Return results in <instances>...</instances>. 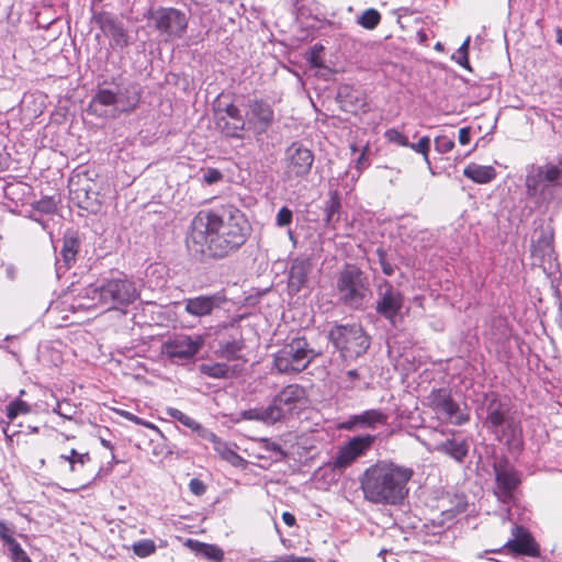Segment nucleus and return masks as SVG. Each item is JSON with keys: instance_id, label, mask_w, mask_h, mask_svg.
I'll return each mask as SVG.
<instances>
[{"instance_id": "nucleus-1", "label": "nucleus", "mask_w": 562, "mask_h": 562, "mask_svg": "<svg viewBox=\"0 0 562 562\" xmlns=\"http://www.w3.org/2000/svg\"><path fill=\"white\" fill-rule=\"evenodd\" d=\"M251 226L236 205L227 202L200 211L192 220L188 248L214 259L236 252L250 236Z\"/></svg>"}, {"instance_id": "nucleus-2", "label": "nucleus", "mask_w": 562, "mask_h": 562, "mask_svg": "<svg viewBox=\"0 0 562 562\" xmlns=\"http://www.w3.org/2000/svg\"><path fill=\"white\" fill-rule=\"evenodd\" d=\"M414 475L409 467L380 460L364 470L360 487L367 502L374 505H398L408 495V482Z\"/></svg>"}, {"instance_id": "nucleus-3", "label": "nucleus", "mask_w": 562, "mask_h": 562, "mask_svg": "<svg viewBox=\"0 0 562 562\" xmlns=\"http://www.w3.org/2000/svg\"><path fill=\"white\" fill-rule=\"evenodd\" d=\"M82 295L106 310H119L139 297L137 284L126 276L103 277L82 290Z\"/></svg>"}, {"instance_id": "nucleus-4", "label": "nucleus", "mask_w": 562, "mask_h": 562, "mask_svg": "<svg viewBox=\"0 0 562 562\" xmlns=\"http://www.w3.org/2000/svg\"><path fill=\"white\" fill-rule=\"evenodd\" d=\"M526 194L537 205H547L555 199L558 189L562 188V155L557 161L526 167Z\"/></svg>"}, {"instance_id": "nucleus-5", "label": "nucleus", "mask_w": 562, "mask_h": 562, "mask_svg": "<svg viewBox=\"0 0 562 562\" xmlns=\"http://www.w3.org/2000/svg\"><path fill=\"white\" fill-rule=\"evenodd\" d=\"M493 472L495 476L493 493L499 503L507 506L505 510L506 518L513 520L512 507L515 506L518 501L522 473L505 457L494 461Z\"/></svg>"}, {"instance_id": "nucleus-6", "label": "nucleus", "mask_w": 562, "mask_h": 562, "mask_svg": "<svg viewBox=\"0 0 562 562\" xmlns=\"http://www.w3.org/2000/svg\"><path fill=\"white\" fill-rule=\"evenodd\" d=\"M305 337H293L274 353L273 364L279 373H300L304 371L316 357Z\"/></svg>"}, {"instance_id": "nucleus-7", "label": "nucleus", "mask_w": 562, "mask_h": 562, "mask_svg": "<svg viewBox=\"0 0 562 562\" xmlns=\"http://www.w3.org/2000/svg\"><path fill=\"white\" fill-rule=\"evenodd\" d=\"M328 339L344 360H356L370 347V337L357 324L334 326L328 333Z\"/></svg>"}, {"instance_id": "nucleus-8", "label": "nucleus", "mask_w": 562, "mask_h": 562, "mask_svg": "<svg viewBox=\"0 0 562 562\" xmlns=\"http://www.w3.org/2000/svg\"><path fill=\"white\" fill-rule=\"evenodd\" d=\"M340 301L351 307L362 306L368 290V279L356 265L346 263L339 271L336 284Z\"/></svg>"}, {"instance_id": "nucleus-9", "label": "nucleus", "mask_w": 562, "mask_h": 562, "mask_svg": "<svg viewBox=\"0 0 562 562\" xmlns=\"http://www.w3.org/2000/svg\"><path fill=\"white\" fill-rule=\"evenodd\" d=\"M150 20L155 30L166 41L180 40L184 36L189 25V19L186 12L176 8L160 7L151 12Z\"/></svg>"}, {"instance_id": "nucleus-10", "label": "nucleus", "mask_w": 562, "mask_h": 562, "mask_svg": "<svg viewBox=\"0 0 562 562\" xmlns=\"http://www.w3.org/2000/svg\"><path fill=\"white\" fill-rule=\"evenodd\" d=\"M507 408L497 397H492L486 405L485 425L499 441L510 443L518 435V427L513 419L506 418Z\"/></svg>"}, {"instance_id": "nucleus-11", "label": "nucleus", "mask_w": 562, "mask_h": 562, "mask_svg": "<svg viewBox=\"0 0 562 562\" xmlns=\"http://www.w3.org/2000/svg\"><path fill=\"white\" fill-rule=\"evenodd\" d=\"M375 441L373 435H360L349 439L340 446L333 458L331 465L335 470L345 471L359 458L367 454Z\"/></svg>"}, {"instance_id": "nucleus-12", "label": "nucleus", "mask_w": 562, "mask_h": 562, "mask_svg": "<svg viewBox=\"0 0 562 562\" xmlns=\"http://www.w3.org/2000/svg\"><path fill=\"white\" fill-rule=\"evenodd\" d=\"M204 344L200 335H178L162 345V353L176 364H182L195 357Z\"/></svg>"}, {"instance_id": "nucleus-13", "label": "nucleus", "mask_w": 562, "mask_h": 562, "mask_svg": "<svg viewBox=\"0 0 562 562\" xmlns=\"http://www.w3.org/2000/svg\"><path fill=\"white\" fill-rule=\"evenodd\" d=\"M375 312L386 321L394 323L404 305V294L390 281L382 280L376 286Z\"/></svg>"}, {"instance_id": "nucleus-14", "label": "nucleus", "mask_w": 562, "mask_h": 562, "mask_svg": "<svg viewBox=\"0 0 562 562\" xmlns=\"http://www.w3.org/2000/svg\"><path fill=\"white\" fill-rule=\"evenodd\" d=\"M213 119L216 128L226 137H243V132L247 130L246 120L239 108L234 103L225 106H216L213 112Z\"/></svg>"}, {"instance_id": "nucleus-15", "label": "nucleus", "mask_w": 562, "mask_h": 562, "mask_svg": "<svg viewBox=\"0 0 562 562\" xmlns=\"http://www.w3.org/2000/svg\"><path fill=\"white\" fill-rule=\"evenodd\" d=\"M305 401V389L300 384H289L272 397L270 405L277 409V418L280 422L301 408Z\"/></svg>"}, {"instance_id": "nucleus-16", "label": "nucleus", "mask_w": 562, "mask_h": 562, "mask_svg": "<svg viewBox=\"0 0 562 562\" xmlns=\"http://www.w3.org/2000/svg\"><path fill=\"white\" fill-rule=\"evenodd\" d=\"M247 130L255 136L266 134L274 122V110L272 105L263 99H254L248 104L246 112Z\"/></svg>"}, {"instance_id": "nucleus-17", "label": "nucleus", "mask_w": 562, "mask_h": 562, "mask_svg": "<svg viewBox=\"0 0 562 562\" xmlns=\"http://www.w3.org/2000/svg\"><path fill=\"white\" fill-rule=\"evenodd\" d=\"M285 176L288 179L304 178L310 173L314 162V155L310 148L301 143H292L285 154Z\"/></svg>"}, {"instance_id": "nucleus-18", "label": "nucleus", "mask_w": 562, "mask_h": 562, "mask_svg": "<svg viewBox=\"0 0 562 562\" xmlns=\"http://www.w3.org/2000/svg\"><path fill=\"white\" fill-rule=\"evenodd\" d=\"M227 299L224 293L215 292L212 294H201L192 297H186L182 301L184 311L193 317L202 318L211 316L214 311L221 308Z\"/></svg>"}, {"instance_id": "nucleus-19", "label": "nucleus", "mask_w": 562, "mask_h": 562, "mask_svg": "<svg viewBox=\"0 0 562 562\" xmlns=\"http://www.w3.org/2000/svg\"><path fill=\"white\" fill-rule=\"evenodd\" d=\"M428 405L436 414L442 416L446 419L451 420L456 417V424L462 425L467 417L457 416L459 412V405L452 398L450 392L446 389H435L427 396Z\"/></svg>"}, {"instance_id": "nucleus-20", "label": "nucleus", "mask_w": 562, "mask_h": 562, "mask_svg": "<svg viewBox=\"0 0 562 562\" xmlns=\"http://www.w3.org/2000/svg\"><path fill=\"white\" fill-rule=\"evenodd\" d=\"M119 101L116 92L99 89L88 105V112L100 117H115L119 115Z\"/></svg>"}, {"instance_id": "nucleus-21", "label": "nucleus", "mask_w": 562, "mask_h": 562, "mask_svg": "<svg viewBox=\"0 0 562 562\" xmlns=\"http://www.w3.org/2000/svg\"><path fill=\"white\" fill-rule=\"evenodd\" d=\"M77 178V180L71 178L69 181L71 199L77 202L79 207L94 212L99 207V193L92 189L88 179Z\"/></svg>"}, {"instance_id": "nucleus-22", "label": "nucleus", "mask_w": 562, "mask_h": 562, "mask_svg": "<svg viewBox=\"0 0 562 562\" xmlns=\"http://www.w3.org/2000/svg\"><path fill=\"white\" fill-rule=\"evenodd\" d=\"M387 418V414L381 409H367L360 414L350 415L339 425V428L344 430L374 429L379 425H385Z\"/></svg>"}, {"instance_id": "nucleus-23", "label": "nucleus", "mask_w": 562, "mask_h": 562, "mask_svg": "<svg viewBox=\"0 0 562 562\" xmlns=\"http://www.w3.org/2000/svg\"><path fill=\"white\" fill-rule=\"evenodd\" d=\"M312 269V260L308 257L293 259L289 270V289L295 293L300 292L305 286Z\"/></svg>"}, {"instance_id": "nucleus-24", "label": "nucleus", "mask_w": 562, "mask_h": 562, "mask_svg": "<svg viewBox=\"0 0 562 562\" xmlns=\"http://www.w3.org/2000/svg\"><path fill=\"white\" fill-rule=\"evenodd\" d=\"M504 549L515 554H525L535 557L538 554V550L535 547L533 539L530 533L521 526H515L514 538L508 540Z\"/></svg>"}, {"instance_id": "nucleus-25", "label": "nucleus", "mask_w": 562, "mask_h": 562, "mask_svg": "<svg viewBox=\"0 0 562 562\" xmlns=\"http://www.w3.org/2000/svg\"><path fill=\"white\" fill-rule=\"evenodd\" d=\"M340 108L349 113L357 114L364 111L367 99L364 93L349 85L341 86L338 90Z\"/></svg>"}, {"instance_id": "nucleus-26", "label": "nucleus", "mask_w": 562, "mask_h": 562, "mask_svg": "<svg viewBox=\"0 0 562 562\" xmlns=\"http://www.w3.org/2000/svg\"><path fill=\"white\" fill-rule=\"evenodd\" d=\"M436 451L450 457L458 463H463L469 453V442L464 438L453 436L437 443Z\"/></svg>"}, {"instance_id": "nucleus-27", "label": "nucleus", "mask_w": 562, "mask_h": 562, "mask_svg": "<svg viewBox=\"0 0 562 562\" xmlns=\"http://www.w3.org/2000/svg\"><path fill=\"white\" fill-rule=\"evenodd\" d=\"M80 248L81 238L79 233L77 231H67L64 236L63 247L60 250V256L66 269L70 268L76 262Z\"/></svg>"}, {"instance_id": "nucleus-28", "label": "nucleus", "mask_w": 562, "mask_h": 562, "mask_svg": "<svg viewBox=\"0 0 562 562\" xmlns=\"http://www.w3.org/2000/svg\"><path fill=\"white\" fill-rule=\"evenodd\" d=\"M217 355L227 360H237L239 352L244 348V340L240 334H236L229 337L221 336L217 339Z\"/></svg>"}, {"instance_id": "nucleus-29", "label": "nucleus", "mask_w": 562, "mask_h": 562, "mask_svg": "<svg viewBox=\"0 0 562 562\" xmlns=\"http://www.w3.org/2000/svg\"><path fill=\"white\" fill-rule=\"evenodd\" d=\"M234 447L235 445H232L222 438H218L213 443V449L221 457V459L235 468H245L247 461L235 451Z\"/></svg>"}, {"instance_id": "nucleus-30", "label": "nucleus", "mask_w": 562, "mask_h": 562, "mask_svg": "<svg viewBox=\"0 0 562 562\" xmlns=\"http://www.w3.org/2000/svg\"><path fill=\"white\" fill-rule=\"evenodd\" d=\"M199 371L212 379H232L238 373L237 366H229L225 362L202 363Z\"/></svg>"}, {"instance_id": "nucleus-31", "label": "nucleus", "mask_w": 562, "mask_h": 562, "mask_svg": "<svg viewBox=\"0 0 562 562\" xmlns=\"http://www.w3.org/2000/svg\"><path fill=\"white\" fill-rule=\"evenodd\" d=\"M277 416V409L272 408L270 404L268 406H258L240 412L241 419L260 422L266 425H273L278 423L279 420Z\"/></svg>"}, {"instance_id": "nucleus-32", "label": "nucleus", "mask_w": 562, "mask_h": 562, "mask_svg": "<svg viewBox=\"0 0 562 562\" xmlns=\"http://www.w3.org/2000/svg\"><path fill=\"white\" fill-rule=\"evenodd\" d=\"M3 194L8 200L19 203L23 202L32 193V188L22 181H3Z\"/></svg>"}, {"instance_id": "nucleus-33", "label": "nucleus", "mask_w": 562, "mask_h": 562, "mask_svg": "<svg viewBox=\"0 0 562 562\" xmlns=\"http://www.w3.org/2000/svg\"><path fill=\"white\" fill-rule=\"evenodd\" d=\"M463 175L476 183H488L496 177V171L492 166H481L470 164L463 170Z\"/></svg>"}, {"instance_id": "nucleus-34", "label": "nucleus", "mask_w": 562, "mask_h": 562, "mask_svg": "<svg viewBox=\"0 0 562 562\" xmlns=\"http://www.w3.org/2000/svg\"><path fill=\"white\" fill-rule=\"evenodd\" d=\"M324 213L325 224L336 229L341 215V203L337 191L331 192L329 199L325 202Z\"/></svg>"}, {"instance_id": "nucleus-35", "label": "nucleus", "mask_w": 562, "mask_h": 562, "mask_svg": "<svg viewBox=\"0 0 562 562\" xmlns=\"http://www.w3.org/2000/svg\"><path fill=\"white\" fill-rule=\"evenodd\" d=\"M119 97V114L130 113L139 104L142 92L136 86H130Z\"/></svg>"}, {"instance_id": "nucleus-36", "label": "nucleus", "mask_w": 562, "mask_h": 562, "mask_svg": "<svg viewBox=\"0 0 562 562\" xmlns=\"http://www.w3.org/2000/svg\"><path fill=\"white\" fill-rule=\"evenodd\" d=\"M188 544L196 552L198 555L206 560L221 562L224 558V551L215 544L203 543L194 540H189Z\"/></svg>"}, {"instance_id": "nucleus-37", "label": "nucleus", "mask_w": 562, "mask_h": 562, "mask_svg": "<svg viewBox=\"0 0 562 562\" xmlns=\"http://www.w3.org/2000/svg\"><path fill=\"white\" fill-rule=\"evenodd\" d=\"M30 412H31V406L26 402H24L20 398H16V400L10 402L9 405L7 406V417H8L9 422L5 423V425L2 428L4 435L7 437H10L8 435V427H9L10 422L14 420L19 415L29 414Z\"/></svg>"}, {"instance_id": "nucleus-38", "label": "nucleus", "mask_w": 562, "mask_h": 562, "mask_svg": "<svg viewBox=\"0 0 562 562\" xmlns=\"http://www.w3.org/2000/svg\"><path fill=\"white\" fill-rule=\"evenodd\" d=\"M59 460L63 462H68L69 470L71 472H76L86 463H88L91 458L88 452L79 453L76 449H71L68 454H60Z\"/></svg>"}, {"instance_id": "nucleus-39", "label": "nucleus", "mask_w": 562, "mask_h": 562, "mask_svg": "<svg viewBox=\"0 0 562 562\" xmlns=\"http://www.w3.org/2000/svg\"><path fill=\"white\" fill-rule=\"evenodd\" d=\"M157 435L156 439H150L153 443V454L156 457H167L172 453L171 447L168 445V440L164 432L157 427V430H154Z\"/></svg>"}, {"instance_id": "nucleus-40", "label": "nucleus", "mask_w": 562, "mask_h": 562, "mask_svg": "<svg viewBox=\"0 0 562 562\" xmlns=\"http://www.w3.org/2000/svg\"><path fill=\"white\" fill-rule=\"evenodd\" d=\"M380 22V12L372 8L364 10L358 19V23L366 30H374Z\"/></svg>"}, {"instance_id": "nucleus-41", "label": "nucleus", "mask_w": 562, "mask_h": 562, "mask_svg": "<svg viewBox=\"0 0 562 562\" xmlns=\"http://www.w3.org/2000/svg\"><path fill=\"white\" fill-rule=\"evenodd\" d=\"M156 544L150 539H142L132 544V550L138 558H148L156 552Z\"/></svg>"}, {"instance_id": "nucleus-42", "label": "nucleus", "mask_w": 562, "mask_h": 562, "mask_svg": "<svg viewBox=\"0 0 562 562\" xmlns=\"http://www.w3.org/2000/svg\"><path fill=\"white\" fill-rule=\"evenodd\" d=\"M166 414L170 418L179 422L180 424H182L187 428H190L191 430H193V428L196 427L198 422L178 408L167 407Z\"/></svg>"}, {"instance_id": "nucleus-43", "label": "nucleus", "mask_w": 562, "mask_h": 562, "mask_svg": "<svg viewBox=\"0 0 562 562\" xmlns=\"http://www.w3.org/2000/svg\"><path fill=\"white\" fill-rule=\"evenodd\" d=\"M470 41H471V38H470V36H468L452 57L457 64H459L461 67L469 69V70H471L470 61H469Z\"/></svg>"}, {"instance_id": "nucleus-44", "label": "nucleus", "mask_w": 562, "mask_h": 562, "mask_svg": "<svg viewBox=\"0 0 562 562\" xmlns=\"http://www.w3.org/2000/svg\"><path fill=\"white\" fill-rule=\"evenodd\" d=\"M360 380L361 375L357 369L348 370L340 376V382L346 390H353L357 387Z\"/></svg>"}, {"instance_id": "nucleus-45", "label": "nucleus", "mask_w": 562, "mask_h": 562, "mask_svg": "<svg viewBox=\"0 0 562 562\" xmlns=\"http://www.w3.org/2000/svg\"><path fill=\"white\" fill-rule=\"evenodd\" d=\"M29 217L38 223L40 226L46 231L47 233L52 234V220L47 217V215L43 214L42 212H40L38 210H36L33 205H32V209L30 210V214H29Z\"/></svg>"}, {"instance_id": "nucleus-46", "label": "nucleus", "mask_w": 562, "mask_h": 562, "mask_svg": "<svg viewBox=\"0 0 562 562\" xmlns=\"http://www.w3.org/2000/svg\"><path fill=\"white\" fill-rule=\"evenodd\" d=\"M375 254L378 256L382 272L387 277L393 276L395 272V266L389 261L385 249L383 247H379L376 248Z\"/></svg>"}, {"instance_id": "nucleus-47", "label": "nucleus", "mask_w": 562, "mask_h": 562, "mask_svg": "<svg viewBox=\"0 0 562 562\" xmlns=\"http://www.w3.org/2000/svg\"><path fill=\"white\" fill-rule=\"evenodd\" d=\"M115 413L119 414L120 416L124 417L125 419L136 424V425H140V426H144L146 428H149L151 430H157V426L150 422H147L138 416H136L135 414L131 413V412H127V411H124V409H115Z\"/></svg>"}, {"instance_id": "nucleus-48", "label": "nucleus", "mask_w": 562, "mask_h": 562, "mask_svg": "<svg viewBox=\"0 0 562 562\" xmlns=\"http://www.w3.org/2000/svg\"><path fill=\"white\" fill-rule=\"evenodd\" d=\"M13 532H14L13 528L8 527V525L4 521L0 520V539L7 546L8 550L19 543L14 539Z\"/></svg>"}, {"instance_id": "nucleus-49", "label": "nucleus", "mask_w": 562, "mask_h": 562, "mask_svg": "<svg viewBox=\"0 0 562 562\" xmlns=\"http://www.w3.org/2000/svg\"><path fill=\"white\" fill-rule=\"evenodd\" d=\"M36 210L47 215L48 218L53 221V216L55 214L56 205L52 199H43L32 204Z\"/></svg>"}, {"instance_id": "nucleus-50", "label": "nucleus", "mask_w": 562, "mask_h": 562, "mask_svg": "<svg viewBox=\"0 0 562 562\" xmlns=\"http://www.w3.org/2000/svg\"><path fill=\"white\" fill-rule=\"evenodd\" d=\"M9 552L12 562H33L20 543L9 549Z\"/></svg>"}, {"instance_id": "nucleus-51", "label": "nucleus", "mask_w": 562, "mask_h": 562, "mask_svg": "<svg viewBox=\"0 0 562 562\" xmlns=\"http://www.w3.org/2000/svg\"><path fill=\"white\" fill-rule=\"evenodd\" d=\"M293 218V212L288 206H282L276 218V223L280 227H284L291 224Z\"/></svg>"}, {"instance_id": "nucleus-52", "label": "nucleus", "mask_w": 562, "mask_h": 562, "mask_svg": "<svg viewBox=\"0 0 562 562\" xmlns=\"http://www.w3.org/2000/svg\"><path fill=\"white\" fill-rule=\"evenodd\" d=\"M201 439L211 442L212 445L220 438L212 430L203 427L200 423L196 424V427L193 430Z\"/></svg>"}, {"instance_id": "nucleus-53", "label": "nucleus", "mask_w": 562, "mask_h": 562, "mask_svg": "<svg viewBox=\"0 0 562 562\" xmlns=\"http://www.w3.org/2000/svg\"><path fill=\"white\" fill-rule=\"evenodd\" d=\"M400 145H408V143H398ZM412 149L416 151L417 154H420L425 161L430 166L429 161V150H430V143H409Z\"/></svg>"}, {"instance_id": "nucleus-54", "label": "nucleus", "mask_w": 562, "mask_h": 562, "mask_svg": "<svg viewBox=\"0 0 562 562\" xmlns=\"http://www.w3.org/2000/svg\"><path fill=\"white\" fill-rule=\"evenodd\" d=\"M223 178L222 172L218 169L215 168H207L203 172V182L211 186L214 183H217Z\"/></svg>"}, {"instance_id": "nucleus-55", "label": "nucleus", "mask_w": 562, "mask_h": 562, "mask_svg": "<svg viewBox=\"0 0 562 562\" xmlns=\"http://www.w3.org/2000/svg\"><path fill=\"white\" fill-rule=\"evenodd\" d=\"M61 403V418L71 420L77 414V407L70 401L64 400Z\"/></svg>"}, {"instance_id": "nucleus-56", "label": "nucleus", "mask_w": 562, "mask_h": 562, "mask_svg": "<svg viewBox=\"0 0 562 562\" xmlns=\"http://www.w3.org/2000/svg\"><path fill=\"white\" fill-rule=\"evenodd\" d=\"M189 490L195 496H201L206 492V485L204 484L203 481L194 477L191 479L189 482Z\"/></svg>"}, {"instance_id": "nucleus-57", "label": "nucleus", "mask_w": 562, "mask_h": 562, "mask_svg": "<svg viewBox=\"0 0 562 562\" xmlns=\"http://www.w3.org/2000/svg\"><path fill=\"white\" fill-rule=\"evenodd\" d=\"M454 143H435V150L439 154H446L452 150Z\"/></svg>"}, {"instance_id": "nucleus-58", "label": "nucleus", "mask_w": 562, "mask_h": 562, "mask_svg": "<svg viewBox=\"0 0 562 562\" xmlns=\"http://www.w3.org/2000/svg\"><path fill=\"white\" fill-rule=\"evenodd\" d=\"M282 520L289 527H293L295 525V521H296L294 515L291 514L290 512H284L282 514Z\"/></svg>"}, {"instance_id": "nucleus-59", "label": "nucleus", "mask_w": 562, "mask_h": 562, "mask_svg": "<svg viewBox=\"0 0 562 562\" xmlns=\"http://www.w3.org/2000/svg\"><path fill=\"white\" fill-rule=\"evenodd\" d=\"M286 562H315L312 558L308 557H296V555H286Z\"/></svg>"}, {"instance_id": "nucleus-60", "label": "nucleus", "mask_w": 562, "mask_h": 562, "mask_svg": "<svg viewBox=\"0 0 562 562\" xmlns=\"http://www.w3.org/2000/svg\"><path fill=\"white\" fill-rule=\"evenodd\" d=\"M368 166V162H367V159H366V155H364V150L360 154V156L357 158V168L359 170L366 168Z\"/></svg>"}, {"instance_id": "nucleus-61", "label": "nucleus", "mask_w": 562, "mask_h": 562, "mask_svg": "<svg viewBox=\"0 0 562 562\" xmlns=\"http://www.w3.org/2000/svg\"><path fill=\"white\" fill-rule=\"evenodd\" d=\"M267 441V448L272 451V452H279L281 453L282 452V449H281V446L279 443H276V442H269L268 440Z\"/></svg>"}, {"instance_id": "nucleus-62", "label": "nucleus", "mask_w": 562, "mask_h": 562, "mask_svg": "<svg viewBox=\"0 0 562 562\" xmlns=\"http://www.w3.org/2000/svg\"><path fill=\"white\" fill-rule=\"evenodd\" d=\"M459 140H469V130L468 128L459 130Z\"/></svg>"}, {"instance_id": "nucleus-63", "label": "nucleus", "mask_w": 562, "mask_h": 562, "mask_svg": "<svg viewBox=\"0 0 562 562\" xmlns=\"http://www.w3.org/2000/svg\"><path fill=\"white\" fill-rule=\"evenodd\" d=\"M100 442H101V445H102L104 448H106V449H109V450H113V449H114V447H113V445L111 443V441H109V440H106V439H104V438H100Z\"/></svg>"}, {"instance_id": "nucleus-64", "label": "nucleus", "mask_w": 562, "mask_h": 562, "mask_svg": "<svg viewBox=\"0 0 562 562\" xmlns=\"http://www.w3.org/2000/svg\"><path fill=\"white\" fill-rule=\"evenodd\" d=\"M555 35H557V43L562 45V29L561 27H558L555 30Z\"/></svg>"}]
</instances>
